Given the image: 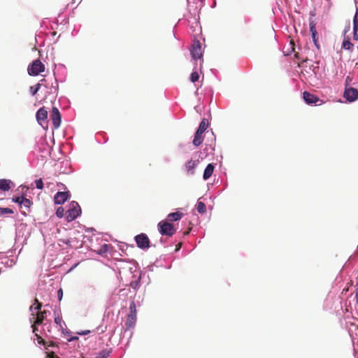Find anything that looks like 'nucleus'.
I'll return each mask as SVG.
<instances>
[{
    "label": "nucleus",
    "mask_w": 358,
    "mask_h": 358,
    "mask_svg": "<svg viewBox=\"0 0 358 358\" xmlns=\"http://www.w3.org/2000/svg\"><path fill=\"white\" fill-rule=\"evenodd\" d=\"M35 184L37 189H42L43 188V182L41 178L36 180Z\"/></svg>",
    "instance_id": "28"
},
{
    "label": "nucleus",
    "mask_w": 358,
    "mask_h": 358,
    "mask_svg": "<svg viewBox=\"0 0 358 358\" xmlns=\"http://www.w3.org/2000/svg\"><path fill=\"white\" fill-rule=\"evenodd\" d=\"M90 332V330H86V331H81V332H78V334H80V335H87Z\"/></svg>",
    "instance_id": "39"
},
{
    "label": "nucleus",
    "mask_w": 358,
    "mask_h": 358,
    "mask_svg": "<svg viewBox=\"0 0 358 358\" xmlns=\"http://www.w3.org/2000/svg\"><path fill=\"white\" fill-rule=\"evenodd\" d=\"M354 45L350 41L349 38H344L343 42L342 43V48L352 51L353 49Z\"/></svg>",
    "instance_id": "21"
},
{
    "label": "nucleus",
    "mask_w": 358,
    "mask_h": 358,
    "mask_svg": "<svg viewBox=\"0 0 358 358\" xmlns=\"http://www.w3.org/2000/svg\"><path fill=\"white\" fill-rule=\"evenodd\" d=\"M81 213V208L76 201H71L69 208L66 213L67 222H71L76 219Z\"/></svg>",
    "instance_id": "1"
},
{
    "label": "nucleus",
    "mask_w": 358,
    "mask_h": 358,
    "mask_svg": "<svg viewBox=\"0 0 358 358\" xmlns=\"http://www.w3.org/2000/svg\"><path fill=\"white\" fill-rule=\"evenodd\" d=\"M352 81V78L350 76H347L345 79V87H349V85L350 82Z\"/></svg>",
    "instance_id": "36"
},
{
    "label": "nucleus",
    "mask_w": 358,
    "mask_h": 358,
    "mask_svg": "<svg viewBox=\"0 0 358 358\" xmlns=\"http://www.w3.org/2000/svg\"><path fill=\"white\" fill-rule=\"evenodd\" d=\"M13 213L14 212L11 208L0 207V216H3L6 214H13Z\"/></svg>",
    "instance_id": "23"
},
{
    "label": "nucleus",
    "mask_w": 358,
    "mask_h": 358,
    "mask_svg": "<svg viewBox=\"0 0 358 358\" xmlns=\"http://www.w3.org/2000/svg\"><path fill=\"white\" fill-rule=\"evenodd\" d=\"M192 57L194 59H201L203 60V52L201 43L199 41H194L192 48L190 49Z\"/></svg>",
    "instance_id": "4"
},
{
    "label": "nucleus",
    "mask_w": 358,
    "mask_h": 358,
    "mask_svg": "<svg viewBox=\"0 0 358 358\" xmlns=\"http://www.w3.org/2000/svg\"><path fill=\"white\" fill-rule=\"evenodd\" d=\"M62 320V318H61V317H56L55 318V322L56 324H57L60 325V326H61Z\"/></svg>",
    "instance_id": "37"
},
{
    "label": "nucleus",
    "mask_w": 358,
    "mask_h": 358,
    "mask_svg": "<svg viewBox=\"0 0 358 358\" xmlns=\"http://www.w3.org/2000/svg\"><path fill=\"white\" fill-rule=\"evenodd\" d=\"M50 118L52 122L53 127L55 129H57L60 126L62 119L61 114L57 108L52 107L50 113Z\"/></svg>",
    "instance_id": "9"
},
{
    "label": "nucleus",
    "mask_w": 358,
    "mask_h": 358,
    "mask_svg": "<svg viewBox=\"0 0 358 358\" xmlns=\"http://www.w3.org/2000/svg\"><path fill=\"white\" fill-rule=\"evenodd\" d=\"M36 325L37 324H35V323L31 326L32 327V329H33V332L36 334V331H38V328L36 327Z\"/></svg>",
    "instance_id": "38"
},
{
    "label": "nucleus",
    "mask_w": 358,
    "mask_h": 358,
    "mask_svg": "<svg viewBox=\"0 0 358 358\" xmlns=\"http://www.w3.org/2000/svg\"><path fill=\"white\" fill-rule=\"evenodd\" d=\"M199 159H190L188 160L185 165V170L187 175L193 176L195 173V169L199 165Z\"/></svg>",
    "instance_id": "7"
},
{
    "label": "nucleus",
    "mask_w": 358,
    "mask_h": 358,
    "mask_svg": "<svg viewBox=\"0 0 358 358\" xmlns=\"http://www.w3.org/2000/svg\"><path fill=\"white\" fill-rule=\"evenodd\" d=\"M129 313L137 315L136 306L134 301L130 303Z\"/></svg>",
    "instance_id": "26"
},
{
    "label": "nucleus",
    "mask_w": 358,
    "mask_h": 358,
    "mask_svg": "<svg viewBox=\"0 0 358 358\" xmlns=\"http://www.w3.org/2000/svg\"><path fill=\"white\" fill-rule=\"evenodd\" d=\"M135 241L137 246L141 249H148L150 248V240L145 234H141L135 236Z\"/></svg>",
    "instance_id": "5"
},
{
    "label": "nucleus",
    "mask_w": 358,
    "mask_h": 358,
    "mask_svg": "<svg viewBox=\"0 0 358 358\" xmlns=\"http://www.w3.org/2000/svg\"><path fill=\"white\" fill-rule=\"evenodd\" d=\"M53 345H54V343H53L52 342H51V343L48 345V346H53Z\"/></svg>",
    "instance_id": "47"
},
{
    "label": "nucleus",
    "mask_w": 358,
    "mask_h": 358,
    "mask_svg": "<svg viewBox=\"0 0 358 358\" xmlns=\"http://www.w3.org/2000/svg\"><path fill=\"white\" fill-rule=\"evenodd\" d=\"M358 29L353 28V39L355 41L358 40V34H357Z\"/></svg>",
    "instance_id": "34"
},
{
    "label": "nucleus",
    "mask_w": 358,
    "mask_h": 358,
    "mask_svg": "<svg viewBox=\"0 0 358 358\" xmlns=\"http://www.w3.org/2000/svg\"><path fill=\"white\" fill-rule=\"evenodd\" d=\"M21 204H20V208H24L27 212H29L30 211V207L32 204L31 201L29 199H27V198H23V199H21Z\"/></svg>",
    "instance_id": "19"
},
{
    "label": "nucleus",
    "mask_w": 358,
    "mask_h": 358,
    "mask_svg": "<svg viewBox=\"0 0 358 358\" xmlns=\"http://www.w3.org/2000/svg\"><path fill=\"white\" fill-rule=\"evenodd\" d=\"M157 226L162 235L172 236L176 231L173 224L166 221L159 222Z\"/></svg>",
    "instance_id": "3"
},
{
    "label": "nucleus",
    "mask_w": 358,
    "mask_h": 358,
    "mask_svg": "<svg viewBox=\"0 0 358 358\" xmlns=\"http://www.w3.org/2000/svg\"><path fill=\"white\" fill-rule=\"evenodd\" d=\"M182 246V243H179L177 245H176V251H178L180 249Z\"/></svg>",
    "instance_id": "41"
},
{
    "label": "nucleus",
    "mask_w": 358,
    "mask_h": 358,
    "mask_svg": "<svg viewBox=\"0 0 358 358\" xmlns=\"http://www.w3.org/2000/svg\"><path fill=\"white\" fill-rule=\"evenodd\" d=\"M15 186L14 183L8 179H0V191H9Z\"/></svg>",
    "instance_id": "11"
},
{
    "label": "nucleus",
    "mask_w": 358,
    "mask_h": 358,
    "mask_svg": "<svg viewBox=\"0 0 358 358\" xmlns=\"http://www.w3.org/2000/svg\"><path fill=\"white\" fill-rule=\"evenodd\" d=\"M40 87H41L40 83H37L36 85L30 87L31 94L33 96H34L38 92V91L40 90Z\"/></svg>",
    "instance_id": "25"
},
{
    "label": "nucleus",
    "mask_w": 358,
    "mask_h": 358,
    "mask_svg": "<svg viewBox=\"0 0 358 358\" xmlns=\"http://www.w3.org/2000/svg\"><path fill=\"white\" fill-rule=\"evenodd\" d=\"M214 171V166L212 164L207 165L204 170L203 178L205 180H208L213 174Z\"/></svg>",
    "instance_id": "15"
},
{
    "label": "nucleus",
    "mask_w": 358,
    "mask_h": 358,
    "mask_svg": "<svg viewBox=\"0 0 358 358\" xmlns=\"http://www.w3.org/2000/svg\"><path fill=\"white\" fill-rule=\"evenodd\" d=\"M76 339H78V337H72L71 338L69 339V341H72Z\"/></svg>",
    "instance_id": "44"
},
{
    "label": "nucleus",
    "mask_w": 358,
    "mask_h": 358,
    "mask_svg": "<svg viewBox=\"0 0 358 358\" xmlns=\"http://www.w3.org/2000/svg\"><path fill=\"white\" fill-rule=\"evenodd\" d=\"M196 210L201 214L205 213L206 212V204L203 202L199 201L196 204Z\"/></svg>",
    "instance_id": "22"
},
{
    "label": "nucleus",
    "mask_w": 358,
    "mask_h": 358,
    "mask_svg": "<svg viewBox=\"0 0 358 358\" xmlns=\"http://www.w3.org/2000/svg\"><path fill=\"white\" fill-rule=\"evenodd\" d=\"M47 311H38L36 313V317L35 320V324L40 325L43 323L45 316H46Z\"/></svg>",
    "instance_id": "17"
},
{
    "label": "nucleus",
    "mask_w": 358,
    "mask_h": 358,
    "mask_svg": "<svg viewBox=\"0 0 358 358\" xmlns=\"http://www.w3.org/2000/svg\"><path fill=\"white\" fill-rule=\"evenodd\" d=\"M36 336L37 338V341H38V344H41V345H45V341H44V339L41 336H39L38 334H36Z\"/></svg>",
    "instance_id": "31"
},
{
    "label": "nucleus",
    "mask_w": 358,
    "mask_h": 358,
    "mask_svg": "<svg viewBox=\"0 0 358 358\" xmlns=\"http://www.w3.org/2000/svg\"><path fill=\"white\" fill-rule=\"evenodd\" d=\"M353 28L358 29V8L356 9V12L353 18Z\"/></svg>",
    "instance_id": "27"
},
{
    "label": "nucleus",
    "mask_w": 358,
    "mask_h": 358,
    "mask_svg": "<svg viewBox=\"0 0 358 358\" xmlns=\"http://www.w3.org/2000/svg\"><path fill=\"white\" fill-rule=\"evenodd\" d=\"M108 356V352H100L98 356L96 357V358H107Z\"/></svg>",
    "instance_id": "33"
},
{
    "label": "nucleus",
    "mask_w": 358,
    "mask_h": 358,
    "mask_svg": "<svg viewBox=\"0 0 358 358\" xmlns=\"http://www.w3.org/2000/svg\"><path fill=\"white\" fill-rule=\"evenodd\" d=\"M22 213L24 215H27V212L25 210H22Z\"/></svg>",
    "instance_id": "45"
},
{
    "label": "nucleus",
    "mask_w": 358,
    "mask_h": 358,
    "mask_svg": "<svg viewBox=\"0 0 358 358\" xmlns=\"http://www.w3.org/2000/svg\"><path fill=\"white\" fill-rule=\"evenodd\" d=\"M69 192H58L54 196L55 203L56 204H63L69 199Z\"/></svg>",
    "instance_id": "10"
},
{
    "label": "nucleus",
    "mask_w": 358,
    "mask_h": 358,
    "mask_svg": "<svg viewBox=\"0 0 358 358\" xmlns=\"http://www.w3.org/2000/svg\"><path fill=\"white\" fill-rule=\"evenodd\" d=\"M50 358H59L57 355H54L53 353L49 355Z\"/></svg>",
    "instance_id": "42"
},
{
    "label": "nucleus",
    "mask_w": 358,
    "mask_h": 358,
    "mask_svg": "<svg viewBox=\"0 0 358 358\" xmlns=\"http://www.w3.org/2000/svg\"><path fill=\"white\" fill-rule=\"evenodd\" d=\"M344 97L350 102L355 101L358 99V90L354 87H345Z\"/></svg>",
    "instance_id": "8"
},
{
    "label": "nucleus",
    "mask_w": 358,
    "mask_h": 358,
    "mask_svg": "<svg viewBox=\"0 0 358 358\" xmlns=\"http://www.w3.org/2000/svg\"><path fill=\"white\" fill-rule=\"evenodd\" d=\"M202 134H203L202 133H199L197 131H196V133L194 134V140L192 142L194 146L198 147L202 143V142L203 141Z\"/></svg>",
    "instance_id": "18"
},
{
    "label": "nucleus",
    "mask_w": 358,
    "mask_h": 358,
    "mask_svg": "<svg viewBox=\"0 0 358 358\" xmlns=\"http://www.w3.org/2000/svg\"><path fill=\"white\" fill-rule=\"evenodd\" d=\"M189 233V231H185V232H184V235H185V236H186V235H187Z\"/></svg>",
    "instance_id": "46"
},
{
    "label": "nucleus",
    "mask_w": 358,
    "mask_h": 358,
    "mask_svg": "<svg viewBox=\"0 0 358 358\" xmlns=\"http://www.w3.org/2000/svg\"><path fill=\"white\" fill-rule=\"evenodd\" d=\"M208 127V120L206 119H203L201 120V122H200L199 128L196 131H199V133L203 134L207 129Z\"/></svg>",
    "instance_id": "20"
},
{
    "label": "nucleus",
    "mask_w": 358,
    "mask_h": 358,
    "mask_svg": "<svg viewBox=\"0 0 358 358\" xmlns=\"http://www.w3.org/2000/svg\"><path fill=\"white\" fill-rule=\"evenodd\" d=\"M45 65L40 59H36L29 65L27 71L30 76H36L45 71Z\"/></svg>",
    "instance_id": "2"
},
{
    "label": "nucleus",
    "mask_w": 358,
    "mask_h": 358,
    "mask_svg": "<svg viewBox=\"0 0 358 358\" xmlns=\"http://www.w3.org/2000/svg\"><path fill=\"white\" fill-rule=\"evenodd\" d=\"M183 216V213L180 212H175L169 213L167 216L168 220L170 222H174L180 220Z\"/></svg>",
    "instance_id": "16"
},
{
    "label": "nucleus",
    "mask_w": 358,
    "mask_h": 358,
    "mask_svg": "<svg viewBox=\"0 0 358 358\" xmlns=\"http://www.w3.org/2000/svg\"><path fill=\"white\" fill-rule=\"evenodd\" d=\"M356 287V299L357 302L358 303V282L357 283Z\"/></svg>",
    "instance_id": "40"
},
{
    "label": "nucleus",
    "mask_w": 358,
    "mask_h": 358,
    "mask_svg": "<svg viewBox=\"0 0 358 358\" xmlns=\"http://www.w3.org/2000/svg\"><path fill=\"white\" fill-rule=\"evenodd\" d=\"M137 320V315L133 314H128L127 316V320L125 322V326L127 329H130L134 328Z\"/></svg>",
    "instance_id": "13"
},
{
    "label": "nucleus",
    "mask_w": 358,
    "mask_h": 358,
    "mask_svg": "<svg viewBox=\"0 0 358 358\" xmlns=\"http://www.w3.org/2000/svg\"><path fill=\"white\" fill-rule=\"evenodd\" d=\"M38 303H40V302L38 301V300L37 299H34V305H37V304H38Z\"/></svg>",
    "instance_id": "43"
},
{
    "label": "nucleus",
    "mask_w": 358,
    "mask_h": 358,
    "mask_svg": "<svg viewBox=\"0 0 358 358\" xmlns=\"http://www.w3.org/2000/svg\"><path fill=\"white\" fill-rule=\"evenodd\" d=\"M357 48H358V46H357Z\"/></svg>",
    "instance_id": "49"
},
{
    "label": "nucleus",
    "mask_w": 358,
    "mask_h": 358,
    "mask_svg": "<svg viewBox=\"0 0 358 358\" xmlns=\"http://www.w3.org/2000/svg\"><path fill=\"white\" fill-rule=\"evenodd\" d=\"M57 296H58V299L59 301L62 300V296H63V291L62 289H59L58 291H57Z\"/></svg>",
    "instance_id": "35"
},
{
    "label": "nucleus",
    "mask_w": 358,
    "mask_h": 358,
    "mask_svg": "<svg viewBox=\"0 0 358 358\" xmlns=\"http://www.w3.org/2000/svg\"><path fill=\"white\" fill-rule=\"evenodd\" d=\"M42 307L41 303H38V304L34 307V305L31 306L29 308L30 311H33V310H36L38 312L40 311Z\"/></svg>",
    "instance_id": "30"
},
{
    "label": "nucleus",
    "mask_w": 358,
    "mask_h": 358,
    "mask_svg": "<svg viewBox=\"0 0 358 358\" xmlns=\"http://www.w3.org/2000/svg\"><path fill=\"white\" fill-rule=\"evenodd\" d=\"M103 247L104 248H108V245H104Z\"/></svg>",
    "instance_id": "48"
},
{
    "label": "nucleus",
    "mask_w": 358,
    "mask_h": 358,
    "mask_svg": "<svg viewBox=\"0 0 358 358\" xmlns=\"http://www.w3.org/2000/svg\"><path fill=\"white\" fill-rule=\"evenodd\" d=\"M303 99L304 101L308 104L316 103L320 101V99L317 96L308 92H303Z\"/></svg>",
    "instance_id": "14"
},
{
    "label": "nucleus",
    "mask_w": 358,
    "mask_h": 358,
    "mask_svg": "<svg viewBox=\"0 0 358 358\" xmlns=\"http://www.w3.org/2000/svg\"><path fill=\"white\" fill-rule=\"evenodd\" d=\"M37 121L41 124L42 122L46 120L48 117V110L45 107H42L38 110L36 114Z\"/></svg>",
    "instance_id": "12"
},
{
    "label": "nucleus",
    "mask_w": 358,
    "mask_h": 358,
    "mask_svg": "<svg viewBox=\"0 0 358 358\" xmlns=\"http://www.w3.org/2000/svg\"><path fill=\"white\" fill-rule=\"evenodd\" d=\"M190 81L192 83H195L199 80V75L197 71H193L190 75Z\"/></svg>",
    "instance_id": "24"
},
{
    "label": "nucleus",
    "mask_w": 358,
    "mask_h": 358,
    "mask_svg": "<svg viewBox=\"0 0 358 358\" xmlns=\"http://www.w3.org/2000/svg\"><path fill=\"white\" fill-rule=\"evenodd\" d=\"M56 215L58 217H62L64 215V209L62 207H59L56 210Z\"/></svg>",
    "instance_id": "29"
},
{
    "label": "nucleus",
    "mask_w": 358,
    "mask_h": 358,
    "mask_svg": "<svg viewBox=\"0 0 358 358\" xmlns=\"http://www.w3.org/2000/svg\"><path fill=\"white\" fill-rule=\"evenodd\" d=\"M24 196H17V197H13L12 199V201L15 203H17L20 206L21 204V199H23Z\"/></svg>",
    "instance_id": "32"
},
{
    "label": "nucleus",
    "mask_w": 358,
    "mask_h": 358,
    "mask_svg": "<svg viewBox=\"0 0 358 358\" xmlns=\"http://www.w3.org/2000/svg\"><path fill=\"white\" fill-rule=\"evenodd\" d=\"M309 25H310V31L311 33L312 38L313 41V43L316 48L319 50L320 49V44L318 41V34L316 30V23L315 22L313 18L309 19Z\"/></svg>",
    "instance_id": "6"
}]
</instances>
